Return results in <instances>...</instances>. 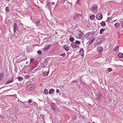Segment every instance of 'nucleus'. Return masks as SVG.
Returning <instances> with one entry per match:
<instances>
[{
    "instance_id": "c85d7f7f",
    "label": "nucleus",
    "mask_w": 123,
    "mask_h": 123,
    "mask_svg": "<svg viewBox=\"0 0 123 123\" xmlns=\"http://www.w3.org/2000/svg\"><path fill=\"white\" fill-rule=\"evenodd\" d=\"M23 77L20 76L18 78V81H21L23 80Z\"/></svg>"
},
{
    "instance_id": "7c9ffc66",
    "label": "nucleus",
    "mask_w": 123,
    "mask_h": 123,
    "mask_svg": "<svg viewBox=\"0 0 123 123\" xmlns=\"http://www.w3.org/2000/svg\"><path fill=\"white\" fill-rule=\"evenodd\" d=\"M5 10L6 12H9V7L7 6L5 7Z\"/></svg>"
},
{
    "instance_id": "393cba45",
    "label": "nucleus",
    "mask_w": 123,
    "mask_h": 123,
    "mask_svg": "<svg viewBox=\"0 0 123 123\" xmlns=\"http://www.w3.org/2000/svg\"><path fill=\"white\" fill-rule=\"evenodd\" d=\"M105 30V29H101L99 33L100 34H102L103 32Z\"/></svg>"
},
{
    "instance_id": "72a5a7b5",
    "label": "nucleus",
    "mask_w": 123,
    "mask_h": 123,
    "mask_svg": "<svg viewBox=\"0 0 123 123\" xmlns=\"http://www.w3.org/2000/svg\"><path fill=\"white\" fill-rule=\"evenodd\" d=\"M35 60L34 59L31 58L30 60V63H32Z\"/></svg>"
},
{
    "instance_id": "bb28decb",
    "label": "nucleus",
    "mask_w": 123,
    "mask_h": 123,
    "mask_svg": "<svg viewBox=\"0 0 123 123\" xmlns=\"http://www.w3.org/2000/svg\"><path fill=\"white\" fill-rule=\"evenodd\" d=\"M69 40L70 41L72 42H73L74 41V37H72L69 38Z\"/></svg>"
},
{
    "instance_id": "37998d69",
    "label": "nucleus",
    "mask_w": 123,
    "mask_h": 123,
    "mask_svg": "<svg viewBox=\"0 0 123 123\" xmlns=\"http://www.w3.org/2000/svg\"><path fill=\"white\" fill-rule=\"evenodd\" d=\"M93 39L91 41H90L89 42V44H91V43L93 42Z\"/></svg>"
},
{
    "instance_id": "09e8293b",
    "label": "nucleus",
    "mask_w": 123,
    "mask_h": 123,
    "mask_svg": "<svg viewBox=\"0 0 123 123\" xmlns=\"http://www.w3.org/2000/svg\"><path fill=\"white\" fill-rule=\"evenodd\" d=\"M3 118V117L2 116L0 115V118Z\"/></svg>"
},
{
    "instance_id": "1a4fd4ad",
    "label": "nucleus",
    "mask_w": 123,
    "mask_h": 123,
    "mask_svg": "<svg viewBox=\"0 0 123 123\" xmlns=\"http://www.w3.org/2000/svg\"><path fill=\"white\" fill-rule=\"evenodd\" d=\"M103 18V16L101 14L98 13L96 16V18L98 20L101 19Z\"/></svg>"
},
{
    "instance_id": "6e6552de",
    "label": "nucleus",
    "mask_w": 123,
    "mask_h": 123,
    "mask_svg": "<svg viewBox=\"0 0 123 123\" xmlns=\"http://www.w3.org/2000/svg\"><path fill=\"white\" fill-rule=\"evenodd\" d=\"M51 46V44H50L47 45L43 49V51H46L48 50L49 49L50 47Z\"/></svg>"
},
{
    "instance_id": "2eb2a0df",
    "label": "nucleus",
    "mask_w": 123,
    "mask_h": 123,
    "mask_svg": "<svg viewBox=\"0 0 123 123\" xmlns=\"http://www.w3.org/2000/svg\"><path fill=\"white\" fill-rule=\"evenodd\" d=\"M64 48L66 51H68L69 50V47L67 44L64 45Z\"/></svg>"
},
{
    "instance_id": "7ed1b4c3",
    "label": "nucleus",
    "mask_w": 123,
    "mask_h": 123,
    "mask_svg": "<svg viewBox=\"0 0 123 123\" xmlns=\"http://www.w3.org/2000/svg\"><path fill=\"white\" fill-rule=\"evenodd\" d=\"M34 85L29 84L26 87V89L27 91H30L34 90Z\"/></svg>"
},
{
    "instance_id": "e433bc0d",
    "label": "nucleus",
    "mask_w": 123,
    "mask_h": 123,
    "mask_svg": "<svg viewBox=\"0 0 123 123\" xmlns=\"http://www.w3.org/2000/svg\"><path fill=\"white\" fill-rule=\"evenodd\" d=\"M37 53L38 54L41 55L42 54V51L41 50H39L37 51Z\"/></svg>"
},
{
    "instance_id": "864d4df0",
    "label": "nucleus",
    "mask_w": 123,
    "mask_h": 123,
    "mask_svg": "<svg viewBox=\"0 0 123 123\" xmlns=\"http://www.w3.org/2000/svg\"><path fill=\"white\" fill-rule=\"evenodd\" d=\"M31 20H33L32 17H31Z\"/></svg>"
},
{
    "instance_id": "f3484780",
    "label": "nucleus",
    "mask_w": 123,
    "mask_h": 123,
    "mask_svg": "<svg viewBox=\"0 0 123 123\" xmlns=\"http://www.w3.org/2000/svg\"><path fill=\"white\" fill-rule=\"evenodd\" d=\"M37 66V65H34L32 66L29 69V71L30 72L34 68Z\"/></svg>"
},
{
    "instance_id": "412c9836",
    "label": "nucleus",
    "mask_w": 123,
    "mask_h": 123,
    "mask_svg": "<svg viewBox=\"0 0 123 123\" xmlns=\"http://www.w3.org/2000/svg\"><path fill=\"white\" fill-rule=\"evenodd\" d=\"M112 70V69L111 68H109L107 69L106 71V72L107 73H108Z\"/></svg>"
},
{
    "instance_id": "ddd939ff",
    "label": "nucleus",
    "mask_w": 123,
    "mask_h": 123,
    "mask_svg": "<svg viewBox=\"0 0 123 123\" xmlns=\"http://www.w3.org/2000/svg\"><path fill=\"white\" fill-rule=\"evenodd\" d=\"M13 77V76H12ZM11 80H7L5 83V84L6 85L8 84L9 83H11L12 82L14 81V79L13 78L11 79Z\"/></svg>"
},
{
    "instance_id": "dca6fc26",
    "label": "nucleus",
    "mask_w": 123,
    "mask_h": 123,
    "mask_svg": "<svg viewBox=\"0 0 123 123\" xmlns=\"http://www.w3.org/2000/svg\"><path fill=\"white\" fill-rule=\"evenodd\" d=\"M80 54L81 56H83L84 55V50L82 48L80 49Z\"/></svg>"
},
{
    "instance_id": "9b49d317",
    "label": "nucleus",
    "mask_w": 123,
    "mask_h": 123,
    "mask_svg": "<svg viewBox=\"0 0 123 123\" xmlns=\"http://www.w3.org/2000/svg\"><path fill=\"white\" fill-rule=\"evenodd\" d=\"M97 50L98 52L101 53L103 50V48L101 46H99L97 48Z\"/></svg>"
},
{
    "instance_id": "c9c22d12",
    "label": "nucleus",
    "mask_w": 123,
    "mask_h": 123,
    "mask_svg": "<svg viewBox=\"0 0 123 123\" xmlns=\"http://www.w3.org/2000/svg\"><path fill=\"white\" fill-rule=\"evenodd\" d=\"M75 43L77 44H79L80 43V42L78 40L76 41Z\"/></svg>"
},
{
    "instance_id": "473e14b6",
    "label": "nucleus",
    "mask_w": 123,
    "mask_h": 123,
    "mask_svg": "<svg viewBox=\"0 0 123 123\" xmlns=\"http://www.w3.org/2000/svg\"><path fill=\"white\" fill-rule=\"evenodd\" d=\"M95 18V16L94 15H93L90 17V18L91 19H93Z\"/></svg>"
},
{
    "instance_id": "423d86ee",
    "label": "nucleus",
    "mask_w": 123,
    "mask_h": 123,
    "mask_svg": "<svg viewBox=\"0 0 123 123\" xmlns=\"http://www.w3.org/2000/svg\"><path fill=\"white\" fill-rule=\"evenodd\" d=\"M74 19H80L82 18V15L79 13H76L74 15Z\"/></svg>"
},
{
    "instance_id": "4be33fe9",
    "label": "nucleus",
    "mask_w": 123,
    "mask_h": 123,
    "mask_svg": "<svg viewBox=\"0 0 123 123\" xmlns=\"http://www.w3.org/2000/svg\"><path fill=\"white\" fill-rule=\"evenodd\" d=\"M3 76V73H1L0 74V80H2Z\"/></svg>"
},
{
    "instance_id": "aec40b11",
    "label": "nucleus",
    "mask_w": 123,
    "mask_h": 123,
    "mask_svg": "<svg viewBox=\"0 0 123 123\" xmlns=\"http://www.w3.org/2000/svg\"><path fill=\"white\" fill-rule=\"evenodd\" d=\"M97 32L95 31H91L90 33V34H92V36H95L96 35V32Z\"/></svg>"
},
{
    "instance_id": "3c124183",
    "label": "nucleus",
    "mask_w": 123,
    "mask_h": 123,
    "mask_svg": "<svg viewBox=\"0 0 123 123\" xmlns=\"http://www.w3.org/2000/svg\"><path fill=\"white\" fill-rule=\"evenodd\" d=\"M122 27H123V21L122 22Z\"/></svg>"
},
{
    "instance_id": "2f4dec72",
    "label": "nucleus",
    "mask_w": 123,
    "mask_h": 123,
    "mask_svg": "<svg viewBox=\"0 0 123 123\" xmlns=\"http://www.w3.org/2000/svg\"><path fill=\"white\" fill-rule=\"evenodd\" d=\"M118 48L119 47L117 46L114 48L113 50L114 51H115L118 49Z\"/></svg>"
},
{
    "instance_id": "79ce46f5",
    "label": "nucleus",
    "mask_w": 123,
    "mask_h": 123,
    "mask_svg": "<svg viewBox=\"0 0 123 123\" xmlns=\"http://www.w3.org/2000/svg\"><path fill=\"white\" fill-rule=\"evenodd\" d=\"M28 101L29 103H31L32 102V99H29L28 100Z\"/></svg>"
},
{
    "instance_id": "a211bd4d",
    "label": "nucleus",
    "mask_w": 123,
    "mask_h": 123,
    "mask_svg": "<svg viewBox=\"0 0 123 123\" xmlns=\"http://www.w3.org/2000/svg\"><path fill=\"white\" fill-rule=\"evenodd\" d=\"M47 63V61L46 60H45L43 64V68L45 67L46 66Z\"/></svg>"
},
{
    "instance_id": "b1692460",
    "label": "nucleus",
    "mask_w": 123,
    "mask_h": 123,
    "mask_svg": "<svg viewBox=\"0 0 123 123\" xmlns=\"http://www.w3.org/2000/svg\"><path fill=\"white\" fill-rule=\"evenodd\" d=\"M115 26L117 28H119L120 26V24L118 23H116L115 24Z\"/></svg>"
},
{
    "instance_id": "603ef678",
    "label": "nucleus",
    "mask_w": 123,
    "mask_h": 123,
    "mask_svg": "<svg viewBox=\"0 0 123 123\" xmlns=\"http://www.w3.org/2000/svg\"><path fill=\"white\" fill-rule=\"evenodd\" d=\"M25 29H26V28H24L23 29V31H25Z\"/></svg>"
},
{
    "instance_id": "13d9d810",
    "label": "nucleus",
    "mask_w": 123,
    "mask_h": 123,
    "mask_svg": "<svg viewBox=\"0 0 123 123\" xmlns=\"http://www.w3.org/2000/svg\"><path fill=\"white\" fill-rule=\"evenodd\" d=\"M41 86H42V84H41Z\"/></svg>"
},
{
    "instance_id": "5fc2aeb1",
    "label": "nucleus",
    "mask_w": 123,
    "mask_h": 123,
    "mask_svg": "<svg viewBox=\"0 0 123 123\" xmlns=\"http://www.w3.org/2000/svg\"><path fill=\"white\" fill-rule=\"evenodd\" d=\"M28 62H26V64H28Z\"/></svg>"
},
{
    "instance_id": "a878e982",
    "label": "nucleus",
    "mask_w": 123,
    "mask_h": 123,
    "mask_svg": "<svg viewBox=\"0 0 123 123\" xmlns=\"http://www.w3.org/2000/svg\"><path fill=\"white\" fill-rule=\"evenodd\" d=\"M54 91V90L53 89H50L49 91V94H50L53 93Z\"/></svg>"
},
{
    "instance_id": "f03ea898",
    "label": "nucleus",
    "mask_w": 123,
    "mask_h": 123,
    "mask_svg": "<svg viewBox=\"0 0 123 123\" xmlns=\"http://www.w3.org/2000/svg\"><path fill=\"white\" fill-rule=\"evenodd\" d=\"M13 28L14 32V35L16 37L18 36V35H16V34L17 33L16 32L18 29V26L16 23H14L13 25Z\"/></svg>"
},
{
    "instance_id": "49530a36",
    "label": "nucleus",
    "mask_w": 123,
    "mask_h": 123,
    "mask_svg": "<svg viewBox=\"0 0 123 123\" xmlns=\"http://www.w3.org/2000/svg\"><path fill=\"white\" fill-rule=\"evenodd\" d=\"M56 92L57 93H59V89H57L56 90Z\"/></svg>"
},
{
    "instance_id": "f8f14e48",
    "label": "nucleus",
    "mask_w": 123,
    "mask_h": 123,
    "mask_svg": "<svg viewBox=\"0 0 123 123\" xmlns=\"http://www.w3.org/2000/svg\"><path fill=\"white\" fill-rule=\"evenodd\" d=\"M76 43L75 42H73L71 44V46L72 48H75L77 49L78 47V45L76 44Z\"/></svg>"
},
{
    "instance_id": "6e6d98bb",
    "label": "nucleus",
    "mask_w": 123,
    "mask_h": 123,
    "mask_svg": "<svg viewBox=\"0 0 123 123\" xmlns=\"http://www.w3.org/2000/svg\"><path fill=\"white\" fill-rule=\"evenodd\" d=\"M92 123H94V122H92Z\"/></svg>"
},
{
    "instance_id": "5701e85b",
    "label": "nucleus",
    "mask_w": 123,
    "mask_h": 123,
    "mask_svg": "<svg viewBox=\"0 0 123 123\" xmlns=\"http://www.w3.org/2000/svg\"><path fill=\"white\" fill-rule=\"evenodd\" d=\"M101 25L103 26H105L106 24L105 22L103 21H102L100 23Z\"/></svg>"
},
{
    "instance_id": "cd10ccee",
    "label": "nucleus",
    "mask_w": 123,
    "mask_h": 123,
    "mask_svg": "<svg viewBox=\"0 0 123 123\" xmlns=\"http://www.w3.org/2000/svg\"><path fill=\"white\" fill-rule=\"evenodd\" d=\"M118 56L119 58H122L123 57V54L122 53H119L118 54Z\"/></svg>"
},
{
    "instance_id": "58836bf2",
    "label": "nucleus",
    "mask_w": 123,
    "mask_h": 123,
    "mask_svg": "<svg viewBox=\"0 0 123 123\" xmlns=\"http://www.w3.org/2000/svg\"><path fill=\"white\" fill-rule=\"evenodd\" d=\"M78 5H80L81 4L80 1L77 0V1L76 2Z\"/></svg>"
},
{
    "instance_id": "ea45409f",
    "label": "nucleus",
    "mask_w": 123,
    "mask_h": 123,
    "mask_svg": "<svg viewBox=\"0 0 123 123\" xmlns=\"http://www.w3.org/2000/svg\"><path fill=\"white\" fill-rule=\"evenodd\" d=\"M25 78L26 79H29L30 78V76L29 75H26L25 76Z\"/></svg>"
},
{
    "instance_id": "de8ad7c7",
    "label": "nucleus",
    "mask_w": 123,
    "mask_h": 123,
    "mask_svg": "<svg viewBox=\"0 0 123 123\" xmlns=\"http://www.w3.org/2000/svg\"><path fill=\"white\" fill-rule=\"evenodd\" d=\"M50 38V37H48L46 38H45L46 39H49Z\"/></svg>"
},
{
    "instance_id": "6ab92c4d",
    "label": "nucleus",
    "mask_w": 123,
    "mask_h": 123,
    "mask_svg": "<svg viewBox=\"0 0 123 123\" xmlns=\"http://www.w3.org/2000/svg\"><path fill=\"white\" fill-rule=\"evenodd\" d=\"M49 72V71H48L47 72L46 71H44L43 72V75L44 76H47V75H48V74Z\"/></svg>"
},
{
    "instance_id": "f704fd0d",
    "label": "nucleus",
    "mask_w": 123,
    "mask_h": 123,
    "mask_svg": "<svg viewBox=\"0 0 123 123\" xmlns=\"http://www.w3.org/2000/svg\"><path fill=\"white\" fill-rule=\"evenodd\" d=\"M59 56H65L66 55V54L65 53H63V54L58 55Z\"/></svg>"
},
{
    "instance_id": "a18cd8bd",
    "label": "nucleus",
    "mask_w": 123,
    "mask_h": 123,
    "mask_svg": "<svg viewBox=\"0 0 123 123\" xmlns=\"http://www.w3.org/2000/svg\"><path fill=\"white\" fill-rule=\"evenodd\" d=\"M111 19V18L110 17H108L107 18V20L108 21L110 22Z\"/></svg>"
},
{
    "instance_id": "a19ab883",
    "label": "nucleus",
    "mask_w": 123,
    "mask_h": 123,
    "mask_svg": "<svg viewBox=\"0 0 123 123\" xmlns=\"http://www.w3.org/2000/svg\"><path fill=\"white\" fill-rule=\"evenodd\" d=\"M35 23L37 25H38L39 24V20H38L37 21H36L35 22Z\"/></svg>"
},
{
    "instance_id": "4d7b16f0",
    "label": "nucleus",
    "mask_w": 123,
    "mask_h": 123,
    "mask_svg": "<svg viewBox=\"0 0 123 123\" xmlns=\"http://www.w3.org/2000/svg\"><path fill=\"white\" fill-rule=\"evenodd\" d=\"M77 0L80 1V0Z\"/></svg>"
},
{
    "instance_id": "39448f33",
    "label": "nucleus",
    "mask_w": 123,
    "mask_h": 123,
    "mask_svg": "<svg viewBox=\"0 0 123 123\" xmlns=\"http://www.w3.org/2000/svg\"><path fill=\"white\" fill-rule=\"evenodd\" d=\"M50 106L52 110L53 111H55L56 109V104L55 103L51 102L50 103Z\"/></svg>"
},
{
    "instance_id": "4c0bfd02",
    "label": "nucleus",
    "mask_w": 123,
    "mask_h": 123,
    "mask_svg": "<svg viewBox=\"0 0 123 123\" xmlns=\"http://www.w3.org/2000/svg\"><path fill=\"white\" fill-rule=\"evenodd\" d=\"M77 80H74L72 81V83H77Z\"/></svg>"
},
{
    "instance_id": "20e7f679",
    "label": "nucleus",
    "mask_w": 123,
    "mask_h": 123,
    "mask_svg": "<svg viewBox=\"0 0 123 123\" xmlns=\"http://www.w3.org/2000/svg\"><path fill=\"white\" fill-rule=\"evenodd\" d=\"M105 41V39L104 38H98L95 41L96 43H98V44H100L102 43Z\"/></svg>"
},
{
    "instance_id": "c756f323",
    "label": "nucleus",
    "mask_w": 123,
    "mask_h": 123,
    "mask_svg": "<svg viewBox=\"0 0 123 123\" xmlns=\"http://www.w3.org/2000/svg\"><path fill=\"white\" fill-rule=\"evenodd\" d=\"M44 92L46 95L48 94V91L47 89H45L44 90Z\"/></svg>"
},
{
    "instance_id": "8fccbe9b",
    "label": "nucleus",
    "mask_w": 123,
    "mask_h": 123,
    "mask_svg": "<svg viewBox=\"0 0 123 123\" xmlns=\"http://www.w3.org/2000/svg\"><path fill=\"white\" fill-rule=\"evenodd\" d=\"M52 5H54L55 4V2H52Z\"/></svg>"
},
{
    "instance_id": "f257e3e1",
    "label": "nucleus",
    "mask_w": 123,
    "mask_h": 123,
    "mask_svg": "<svg viewBox=\"0 0 123 123\" xmlns=\"http://www.w3.org/2000/svg\"><path fill=\"white\" fill-rule=\"evenodd\" d=\"M98 7L95 4L93 5L91 7L90 10L94 13H96L98 9Z\"/></svg>"
},
{
    "instance_id": "0eeeda50",
    "label": "nucleus",
    "mask_w": 123,
    "mask_h": 123,
    "mask_svg": "<svg viewBox=\"0 0 123 123\" xmlns=\"http://www.w3.org/2000/svg\"><path fill=\"white\" fill-rule=\"evenodd\" d=\"M84 34L83 33L81 32L80 33H78L76 35V37L77 38H79L80 39H83V38Z\"/></svg>"
},
{
    "instance_id": "c03bdc74",
    "label": "nucleus",
    "mask_w": 123,
    "mask_h": 123,
    "mask_svg": "<svg viewBox=\"0 0 123 123\" xmlns=\"http://www.w3.org/2000/svg\"><path fill=\"white\" fill-rule=\"evenodd\" d=\"M42 66H39V67H38L37 69H36V70H40L41 69V67H42Z\"/></svg>"
},
{
    "instance_id": "9d476101",
    "label": "nucleus",
    "mask_w": 123,
    "mask_h": 123,
    "mask_svg": "<svg viewBox=\"0 0 123 123\" xmlns=\"http://www.w3.org/2000/svg\"><path fill=\"white\" fill-rule=\"evenodd\" d=\"M90 32L86 34V36L87 37L88 39L92 38L93 37V36L92 34H90Z\"/></svg>"
},
{
    "instance_id": "4468645a",
    "label": "nucleus",
    "mask_w": 123,
    "mask_h": 123,
    "mask_svg": "<svg viewBox=\"0 0 123 123\" xmlns=\"http://www.w3.org/2000/svg\"><path fill=\"white\" fill-rule=\"evenodd\" d=\"M104 96L103 95H102L100 93H99L98 94V95L97 97V99L99 100L101 98Z\"/></svg>"
}]
</instances>
